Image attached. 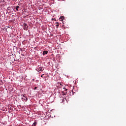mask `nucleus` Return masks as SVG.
Instances as JSON below:
<instances>
[{
	"instance_id": "f8f14e48",
	"label": "nucleus",
	"mask_w": 126,
	"mask_h": 126,
	"mask_svg": "<svg viewBox=\"0 0 126 126\" xmlns=\"http://www.w3.org/2000/svg\"><path fill=\"white\" fill-rule=\"evenodd\" d=\"M36 89H37V87H35L34 88V90H36Z\"/></svg>"
},
{
	"instance_id": "2eb2a0df",
	"label": "nucleus",
	"mask_w": 126,
	"mask_h": 126,
	"mask_svg": "<svg viewBox=\"0 0 126 126\" xmlns=\"http://www.w3.org/2000/svg\"><path fill=\"white\" fill-rule=\"evenodd\" d=\"M67 89H65V91H67Z\"/></svg>"
},
{
	"instance_id": "39448f33",
	"label": "nucleus",
	"mask_w": 126,
	"mask_h": 126,
	"mask_svg": "<svg viewBox=\"0 0 126 126\" xmlns=\"http://www.w3.org/2000/svg\"><path fill=\"white\" fill-rule=\"evenodd\" d=\"M48 54V51H44L43 52V55L45 56V55H47Z\"/></svg>"
},
{
	"instance_id": "9b49d317",
	"label": "nucleus",
	"mask_w": 126,
	"mask_h": 126,
	"mask_svg": "<svg viewBox=\"0 0 126 126\" xmlns=\"http://www.w3.org/2000/svg\"><path fill=\"white\" fill-rule=\"evenodd\" d=\"M66 93H67V92H65L64 94H63V95H66Z\"/></svg>"
},
{
	"instance_id": "dca6fc26",
	"label": "nucleus",
	"mask_w": 126,
	"mask_h": 126,
	"mask_svg": "<svg viewBox=\"0 0 126 126\" xmlns=\"http://www.w3.org/2000/svg\"><path fill=\"white\" fill-rule=\"evenodd\" d=\"M33 81H34V79H32Z\"/></svg>"
},
{
	"instance_id": "423d86ee",
	"label": "nucleus",
	"mask_w": 126,
	"mask_h": 126,
	"mask_svg": "<svg viewBox=\"0 0 126 126\" xmlns=\"http://www.w3.org/2000/svg\"><path fill=\"white\" fill-rule=\"evenodd\" d=\"M19 8H20V7L19 6H17L16 7V10H17V11H18V10H19Z\"/></svg>"
},
{
	"instance_id": "20e7f679",
	"label": "nucleus",
	"mask_w": 126,
	"mask_h": 126,
	"mask_svg": "<svg viewBox=\"0 0 126 126\" xmlns=\"http://www.w3.org/2000/svg\"><path fill=\"white\" fill-rule=\"evenodd\" d=\"M63 19H64V17L63 16H61L59 18V20L60 21H63Z\"/></svg>"
},
{
	"instance_id": "9d476101",
	"label": "nucleus",
	"mask_w": 126,
	"mask_h": 126,
	"mask_svg": "<svg viewBox=\"0 0 126 126\" xmlns=\"http://www.w3.org/2000/svg\"><path fill=\"white\" fill-rule=\"evenodd\" d=\"M52 20H54L55 21H56V18H52Z\"/></svg>"
},
{
	"instance_id": "1a4fd4ad",
	"label": "nucleus",
	"mask_w": 126,
	"mask_h": 126,
	"mask_svg": "<svg viewBox=\"0 0 126 126\" xmlns=\"http://www.w3.org/2000/svg\"><path fill=\"white\" fill-rule=\"evenodd\" d=\"M59 26H60L59 24H57L56 25L57 28H59Z\"/></svg>"
},
{
	"instance_id": "7ed1b4c3",
	"label": "nucleus",
	"mask_w": 126,
	"mask_h": 126,
	"mask_svg": "<svg viewBox=\"0 0 126 126\" xmlns=\"http://www.w3.org/2000/svg\"><path fill=\"white\" fill-rule=\"evenodd\" d=\"M44 69L42 67H37L36 70L39 72V71H43Z\"/></svg>"
},
{
	"instance_id": "f257e3e1",
	"label": "nucleus",
	"mask_w": 126,
	"mask_h": 126,
	"mask_svg": "<svg viewBox=\"0 0 126 126\" xmlns=\"http://www.w3.org/2000/svg\"><path fill=\"white\" fill-rule=\"evenodd\" d=\"M23 28L24 30L27 31V30H28V26L27 25V24L24 23L23 25Z\"/></svg>"
},
{
	"instance_id": "f03ea898",
	"label": "nucleus",
	"mask_w": 126,
	"mask_h": 126,
	"mask_svg": "<svg viewBox=\"0 0 126 126\" xmlns=\"http://www.w3.org/2000/svg\"><path fill=\"white\" fill-rule=\"evenodd\" d=\"M22 100L23 101H25V102H27V97H26V94H24L23 97H22Z\"/></svg>"
},
{
	"instance_id": "ddd939ff",
	"label": "nucleus",
	"mask_w": 126,
	"mask_h": 126,
	"mask_svg": "<svg viewBox=\"0 0 126 126\" xmlns=\"http://www.w3.org/2000/svg\"><path fill=\"white\" fill-rule=\"evenodd\" d=\"M56 24H59V22H56Z\"/></svg>"
},
{
	"instance_id": "6e6552de",
	"label": "nucleus",
	"mask_w": 126,
	"mask_h": 126,
	"mask_svg": "<svg viewBox=\"0 0 126 126\" xmlns=\"http://www.w3.org/2000/svg\"><path fill=\"white\" fill-rule=\"evenodd\" d=\"M36 125H37V123H36V122H34V123L32 124V126H36Z\"/></svg>"
},
{
	"instance_id": "4468645a",
	"label": "nucleus",
	"mask_w": 126,
	"mask_h": 126,
	"mask_svg": "<svg viewBox=\"0 0 126 126\" xmlns=\"http://www.w3.org/2000/svg\"><path fill=\"white\" fill-rule=\"evenodd\" d=\"M43 75H44V74L42 75L41 76V77H43Z\"/></svg>"
},
{
	"instance_id": "0eeeda50",
	"label": "nucleus",
	"mask_w": 126,
	"mask_h": 126,
	"mask_svg": "<svg viewBox=\"0 0 126 126\" xmlns=\"http://www.w3.org/2000/svg\"><path fill=\"white\" fill-rule=\"evenodd\" d=\"M64 100H65V98H63L62 99H60V103H63L64 102Z\"/></svg>"
}]
</instances>
